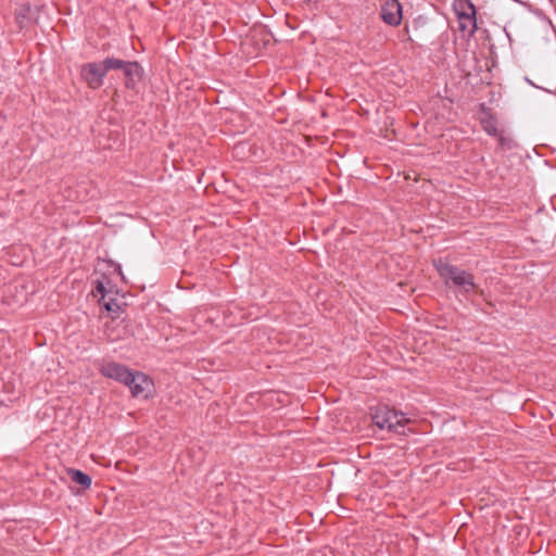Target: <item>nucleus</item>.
I'll return each instance as SVG.
<instances>
[{
    "label": "nucleus",
    "mask_w": 556,
    "mask_h": 556,
    "mask_svg": "<svg viewBox=\"0 0 556 556\" xmlns=\"http://www.w3.org/2000/svg\"><path fill=\"white\" fill-rule=\"evenodd\" d=\"M477 29L476 14L458 17V30L470 37Z\"/></svg>",
    "instance_id": "obj_11"
},
{
    "label": "nucleus",
    "mask_w": 556,
    "mask_h": 556,
    "mask_svg": "<svg viewBox=\"0 0 556 556\" xmlns=\"http://www.w3.org/2000/svg\"><path fill=\"white\" fill-rule=\"evenodd\" d=\"M382 18L390 25H399L402 20V7L397 0H390L381 11Z\"/></svg>",
    "instance_id": "obj_9"
},
{
    "label": "nucleus",
    "mask_w": 556,
    "mask_h": 556,
    "mask_svg": "<svg viewBox=\"0 0 556 556\" xmlns=\"http://www.w3.org/2000/svg\"><path fill=\"white\" fill-rule=\"evenodd\" d=\"M117 270H118L119 275L122 276V278L124 279L121 265H117Z\"/></svg>",
    "instance_id": "obj_16"
},
{
    "label": "nucleus",
    "mask_w": 556,
    "mask_h": 556,
    "mask_svg": "<svg viewBox=\"0 0 556 556\" xmlns=\"http://www.w3.org/2000/svg\"><path fill=\"white\" fill-rule=\"evenodd\" d=\"M67 475L71 480L77 484H79L83 489H89L92 482V479L89 475L85 473L79 469H68Z\"/></svg>",
    "instance_id": "obj_12"
},
{
    "label": "nucleus",
    "mask_w": 556,
    "mask_h": 556,
    "mask_svg": "<svg viewBox=\"0 0 556 556\" xmlns=\"http://www.w3.org/2000/svg\"><path fill=\"white\" fill-rule=\"evenodd\" d=\"M131 395L137 399H148L154 387L153 381L141 371H132L127 384Z\"/></svg>",
    "instance_id": "obj_2"
},
{
    "label": "nucleus",
    "mask_w": 556,
    "mask_h": 556,
    "mask_svg": "<svg viewBox=\"0 0 556 556\" xmlns=\"http://www.w3.org/2000/svg\"><path fill=\"white\" fill-rule=\"evenodd\" d=\"M371 418L380 429L396 430L399 426L404 425L399 415L388 407H376L371 413Z\"/></svg>",
    "instance_id": "obj_3"
},
{
    "label": "nucleus",
    "mask_w": 556,
    "mask_h": 556,
    "mask_svg": "<svg viewBox=\"0 0 556 556\" xmlns=\"http://www.w3.org/2000/svg\"><path fill=\"white\" fill-rule=\"evenodd\" d=\"M34 21V11L29 3L21 4L15 11V22L18 27L25 28Z\"/></svg>",
    "instance_id": "obj_10"
},
{
    "label": "nucleus",
    "mask_w": 556,
    "mask_h": 556,
    "mask_svg": "<svg viewBox=\"0 0 556 556\" xmlns=\"http://www.w3.org/2000/svg\"><path fill=\"white\" fill-rule=\"evenodd\" d=\"M126 62L127 61L108 56L101 63L105 70V72L108 73L109 71H112V70H122L123 71Z\"/></svg>",
    "instance_id": "obj_14"
},
{
    "label": "nucleus",
    "mask_w": 556,
    "mask_h": 556,
    "mask_svg": "<svg viewBox=\"0 0 556 556\" xmlns=\"http://www.w3.org/2000/svg\"><path fill=\"white\" fill-rule=\"evenodd\" d=\"M482 126L483 129L490 135L496 136L498 132L497 122L491 116H486L482 119Z\"/></svg>",
    "instance_id": "obj_15"
},
{
    "label": "nucleus",
    "mask_w": 556,
    "mask_h": 556,
    "mask_svg": "<svg viewBox=\"0 0 556 556\" xmlns=\"http://www.w3.org/2000/svg\"><path fill=\"white\" fill-rule=\"evenodd\" d=\"M132 371L134 370L129 369L127 366L116 362L104 363L100 368L102 376L114 379L125 386L127 384Z\"/></svg>",
    "instance_id": "obj_6"
},
{
    "label": "nucleus",
    "mask_w": 556,
    "mask_h": 556,
    "mask_svg": "<svg viewBox=\"0 0 556 556\" xmlns=\"http://www.w3.org/2000/svg\"><path fill=\"white\" fill-rule=\"evenodd\" d=\"M125 87L134 90L137 84L142 79L143 68L137 61H127L123 68Z\"/></svg>",
    "instance_id": "obj_8"
},
{
    "label": "nucleus",
    "mask_w": 556,
    "mask_h": 556,
    "mask_svg": "<svg viewBox=\"0 0 556 556\" xmlns=\"http://www.w3.org/2000/svg\"><path fill=\"white\" fill-rule=\"evenodd\" d=\"M106 72L101 62H91L83 65L81 77L92 89H99L103 85Z\"/></svg>",
    "instance_id": "obj_4"
},
{
    "label": "nucleus",
    "mask_w": 556,
    "mask_h": 556,
    "mask_svg": "<svg viewBox=\"0 0 556 556\" xmlns=\"http://www.w3.org/2000/svg\"><path fill=\"white\" fill-rule=\"evenodd\" d=\"M454 10L457 17L467 16L469 14H476V9L468 0H455Z\"/></svg>",
    "instance_id": "obj_13"
},
{
    "label": "nucleus",
    "mask_w": 556,
    "mask_h": 556,
    "mask_svg": "<svg viewBox=\"0 0 556 556\" xmlns=\"http://www.w3.org/2000/svg\"><path fill=\"white\" fill-rule=\"evenodd\" d=\"M433 264L445 285H453L465 291H470L476 288L473 275L470 273L451 265L443 260L434 261Z\"/></svg>",
    "instance_id": "obj_1"
},
{
    "label": "nucleus",
    "mask_w": 556,
    "mask_h": 556,
    "mask_svg": "<svg viewBox=\"0 0 556 556\" xmlns=\"http://www.w3.org/2000/svg\"><path fill=\"white\" fill-rule=\"evenodd\" d=\"M249 38L253 50L248 54L251 59L258 56V51L269 42V34L263 26L254 27L249 33Z\"/></svg>",
    "instance_id": "obj_7"
},
{
    "label": "nucleus",
    "mask_w": 556,
    "mask_h": 556,
    "mask_svg": "<svg viewBox=\"0 0 556 556\" xmlns=\"http://www.w3.org/2000/svg\"><path fill=\"white\" fill-rule=\"evenodd\" d=\"M112 290L108 289L104 283L100 280L97 281V285L93 289L94 295H100L99 303L105 308L109 313L112 314L113 318L119 316L122 312V306L117 303L116 299L111 296Z\"/></svg>",
    "instance_id": "obj_5"
}]
</instances>
